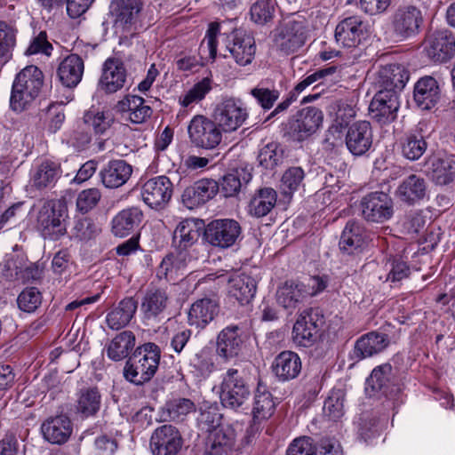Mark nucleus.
Wrapping results in <instances>:
<instances>
[{"label": "nucleus", "instance_id": "1", "mask_svg": "<svg viewBox=\"0 0 455 455\" xmlns=\"http://www.w3.org/2000/svg\"><path fill=\"white\" fill-rule=\"evenodd\" d=\"M376 79L381 89L371 100L369 111L377 122L386 124L395 117L399 108L395 90L404 87L409 76L402 66L390 64L379 69Z\"/></svg>", "mask_w": 455, "mask_h": 455}, {"label": "nucleus", "instance_id": "2", "mask_svg": "<svg viewBox=\"0 0 455 455\" xmlns=\"http://www.w3.org/2000/svg\"><path fill=\"white\" fill-rule=\"evenodd\" d=\"M44 83L42 71L36 66L24 68L15 77L10 97V108L20 113L39 95Z\"/></svg>", "mask_w": 455, "mask_h": 455}, {"label": "nucleus", "instance_id": "3", "mask_svg": "<svg viewBox=\"0 0 455 455\" xmlns=\"http://www.w3.org/2000/svg\"><path fill=\"white\" fill-rule=\"evenodd\" d=\"M68 223V206L62 200H48L38 211L36 228L44 239L56 241L64 236Z\"/></svg>", "mask_w": 455, "mask_h": 455}, {"label": "nucleus", "instance_id": "4", "mask_svg": "<svg viewBox=\"0 0 455 455\" xmlns=\"http://www.w3.org/2000/svg\"><path fill=\"white\" fill-rule=\"evenodd\" d=\"M160 360L158 347L153 343L144 344L124 367V377L136 385L149 380L156 373Z\"/></svg>", "mask_w": 455, "mask_h": 455}, {"label": "nucleus", "instance_id": "5", "mask_svg": "<svg viewBox=\"0 0 455 455\" xmlns=\"http://www.w3.org/2000/svg\"><path fill=\"white\" fill-rule=\"evenodd\" d=\"M221 404L232 410H238L249 399L251 391L242 372L237 369L229 368L220 376V384L214 387Z\"/></svg>", "mask_w": 455, "mask_h": 455}, {"label": "nucleus", "instance_id": "6", "mask_svg": "<svg viewBox=\"0 0 455 455\" xmlns=\"http://www.w3.org/2000/svg\"><path fill=\"white\" fill-rule=\"evenodd\" d=\"M422 24V12L416 6L403 5L390 16L389 30L393 37L404 41L417 36Z\"/></svg>", "mask_w": 455, "mask_h": 455}, {"label": "nucleus", "instance_id": "7", "mask_svg": "<svg viewBox=\"0 0 455 455\" xmlns=\"http://www.w3.org/2000/svg\"><path fill=\"white\" fill-rule=\"evenodd\" d=\"M207 281H217L218 284L228 283V296L240 305L248 304L256 293V281L244 273L233 272L210 274Z\"/></svg>", "mask_w": 455, "mask_h": 455}, {"label": "nucleus", "instance_id": "8", "mask_svg": "<svg viewBox=\"0 0 455 455\" xmlns=\"http://www.w3.org/2000/svg\"><path fill=\"white\" fill-rule=\"evenodd\" d=\"M188 133L195 147L204 149L216 148L223 137V132L215 120L204 115H196L190 120Z\"/></svg>", "mask_w": 455, "mask_h": 455}, {"label": "nucleus", "instance_id": "9", "mask_svg": "<svg viewBox=\"0 0 455 455\" xmlns=\"http://www.w3.org/2000/svg\"><path fill=\"white\" fill-rule=\"evenodd\" d=\"M213 117L223 133H230L243 125L248 118V112L240 100L228 98L218 103Z\"/></svg>", "mask_w": 455, "mask_h": 455}, {"label": "nucleus", "instance_id": "10", "mask_svg": "<svg viewBox=\"0 0 455 455\" xmlns=\"http://www.w3.org/2000/svg\"><path fill=\"white\" fill-rule=\"evenodd\" d=\"M249 335L238 325L231 324L222 329L217 336L216 353L228 362L240 356L247 347Z\"/></svg>", "mask_w": 455, "mask_h": 455}, {"label": "nucleus", "instance_id": "11", "mask_svg": "<svg viewBox=\"0 0 455 455\" xmlns=\"http://www.w3.org/2000/svg\"><path fill=\"white\" fill-rule=\"evenodd\" d=\"M323 120L322 110L315 107L304 108L290 120L286 133L294 141H304L316 132Z\"/></svg>", "mask_w": 455, "mask_h": 455}, {"label": "nucleus", "instance_id": "12", "mask_svg": "<svg viewBox=\"0 0 455 455\" xmlns=\"http://www.w3.org/2000/svg\"><path fill=\"white\" fill-rule=\"evenodd\" d=\"M308 27L304 19L285 21L277 30L275 41L285 54H291L302 48L307 39Z\"/></svg>", "mask_w": 455, "mask_h": 455}, {"label": "nucleus", "instance_id": "13", "mask_svg": "<svg viewBox=\"0 0 455 455\" xmlns=\"http://www.w3.org/2000/svg\"><path fill=\"white\" fill-rule=\"evenodd\" d=\"M357 102L358 97L353 93L347 98L340 99L332 106L335 117L326 135V140L332 146L343 143V132L350 120L356 115Z\"/></svg>", "mask_w": 455, "mask_h": 455}, {"label": "nucleus", "instance_id": "14", "mask_svg": "<svg viewBox=\"0 0 455 455\" xmlns=\"http://www.w3.org/2000/svg\"><path fill=\"white\" fill-rule=\"evenodd\" d=\"M242 233L240 224L232 219H218L205 228L204 237L208 243L219 249L232 247Z\"/></svg>", "mask_w": 455, "mask_h": 455}, {"label": "nucleus", "instance_id": "15", "mask_svg": "<svg viewBox=\"0 0 455 455\" xmlns=\"http://www.w3.org/2000/svg\"><path fill=\"white\" fill-rule=\"evenodd\" d=\"M370 36L369 23L360 16H350L340 20L335 28V40L347 48H355Z\"/></svg>", "mask_w": 455, "mask_h": 455}, {"label": "nucleus", "instance_id": "16", "mask_svg": "<svg viewBox=\"0 0 455 455\" xmlns=\"http://www.w3.org/2000/svg\"><path fill=\"white\" fill-rule=\"evenodd\" d=\"M424 52L433 62H447L455 53V37L447 29L435 31L426 37Z\"/></svg>", "mask_w": 455, "mask_h": 455}, {"label": "nucleus", "instance_id": "17", "mask_svg": "<svg viewBox=\"0 0 455 455\" xmlns=\"http://www.w3.org/2000/svg\"><path fill=\"white\" fill-rule=\"evenodd\" d=\"M361 208L363 218L371 222H385L394 213L392 199L383 192L365 196L361 201Z\"/></svg>", "mask_w": 455, "mask_h": 455}, {"label": "nucleus", "instance_id": "18", "mask_svg": "<svg viewBox=\"0 0 455 455\" xmlns=\"http://www.w3.org/2000/svg\"><path fill=\"white\" fill-rule=\"evenodd\" d=\"M182 445L180 431L172 425L157 427L151 435L150 449L154 455H177Z\"/></svg>", "mask_w": 455, "mask_h": 455}, {"label": "nucleus", "instance_id": "19", "mask_svg": "<svg viewBox=\"0 0 455 455\" xmlns=\"http://www.w3.org/2000/svg\"><path fill=\"white\" fill-rule=\"evenodd\" d=\"M172 183L166 176L161 175L147 180L141 188L143 202L152 209L164 207L172 198Z\"/></svg>", "mask_w": 455, "mask_h": 455}, {"label": "nucleus", "instance_id": "20", "mask_svg": "<svg viewBox=\"0 0 455 455\" xmlns=\"http://www.w3.org/2000/svg\"><path fill=\"white\" fill-rule=\"evenodd\" d=\"M343 141L354 156H363L371 148L373 134L368 121H358L347 127Z\"/></svg>", "mask_w": 455, "mask_h": 455}, {"label": "nucleus", "instance_id": "21", "mask_svg": "<svg viewBox=\"0 0 455 455\" xmlns=\"http://www.w3.org/2000/svg\"><path fill=\"white\" fill-rule=\"evenodd\" d=\"M40 431L44 441L61 445L69 440L73 433V423L64 414L51 416L43 421Z\"/></svg>", "mask_w": 455, "mask_h": 455}, {"label": "nucleus", "instance_id": "22", "mask_svg": "<svg viewBox=\"0 0 455 455\" xmlns=\"http://www.w3.org/2000/svg\"><path fill=\"white\" fill-rule=\"evenodd\" d=\"M227 49L238 65L246 66L251 64L255 57V40L246 32L236 30L232 34Z\"/></svg>", "mask_w": 455, "mask_h": 455}, {"label": "nucleus", "instance_id": "23", "mask_svg": "<svg viewBox=\"0 0 455 455\" xmlns=\"http://www.w3.org/2000/svg\"><path fill=\"white\" fill-rule=\"evenodd\" d=\"M218 191L219 185L215 180L203 179L183 191L182 203L188 209L192 210L208 202Z\"/></svg>", "mask_w": 455, "mask_h": 455}, {"label": "nucleus", "instance_id": "24", "mask_svg": "<svg viewBox=\"0 0 455 455\" xmlns=\"http://www.w3.org/2000/svg\"><path fill=\"white\" fill-rule=\"evenodd\" d=\"M318 326L308 311L302 312L293 324L291 339L298 347H310L317 340Z\"/></svg>", "mask_w": 455, "mask_h": 455}, {"label": "nucleus", "instance_id": "25", "mask_svg": "<svg viewBox=\"0 0 455 455\" xmlns=\"http://www.w3.org/2000/svg\"><path fill=\"white\" fill-rule=\"evenodd\" d=\"M132 174V166L122 159L108 162L100 170V177L107 188H118L124 186Z\"/></svg>", "mask_w": 455, "mask_h": 455}, {"label": "nucleus", "instance_id": "26", "mask_svg": "<svg viewBox=\"0 0 455 455\" xmlns=\"http://www.w3.org/2000/svg\"><path fill=\"white\" fill-rule=\"evenodd\" d=\"M235 438L234 427L222 424L209 434L206 455H228L235 447Z\"/></svg>", "mask_w": 455, "mask_h": 455}, {"label": "nucleus", "instance_id": "27", "mask_svg": "<svg viewBox=\"0 0 455 455\" xmlns=\"http://www.w3.org/2000/svg\"><path fill=\"white\" fill-rule=\"evenodd\" d=\"M307 298V288L303 283L287 281L276 291L277 303L292 313Z\"/></svg>", "mask_w": 455, "mask_h": 455}, {"label": "nucleus", "instance_id": "28", "mask_svg": "<svg viewBox=\"0 0 455 455\" xmlns=\"http://www.w3.org/2000/svg\"><path fill=\"white\" fill-rule=\"evenodd\" d=\"M440 99V88L435 78L427 76L418 80L414 86V100L423 110L434 108Z\"/></svg>", "mask_w": 455, "mask_h": 455}, {"label": "nucleus", "instance_id": "29", "mask_svg": "<svg viewBox=\"0 0 455 455\" xmlns=\"http://www.w3.org/2000/svg\"><path fill=\"white\" fill-rule=\"evenodd\" d=\"M116 110L133 124H142L152 114L149 106L145 105L143 98L137 95H128L117 102Z\"/></svg>", "mask_w": 455, "mask_h": 455}, {"label": "nucleus", "instance_id": "30", "mask_svg": "<svg viewBox=\"0 0 455 455\" xmlns=\"http://www.w3.org/2000/svg\"><path fill=\"white\" fill-rule=\"evenodd\" d=\"M126 72L124 64L116 59H108L103 67L100 85L107 92H116L124 85Z\"/></svg>", "mask_w": 455, "mask_h": 455}, {"label": "nucleus", "instance_id": "31", "mask_svg": "<svg viewBox=\"0 0 455 455\" xmlns=\"http://www.w3.org/2000/svg\"><path fill=\"white\" fill-rule=\"evenodd\" d=\"M392 378L391 364L384 363L375 367L366 379V394L370 396H387L392 386Z\"/></svg>", "mask_w": 455, "mask_h": 455}, {"label": "nucleus", "instance_id": "32", "mask_svg": "<svg viewBox=\"0 0 455 455\" xmlns=\"http://www.w3.org/2000/svg\"><path fill=\"white\" fill-rule=\"evenodd\" d=\"M219 313V302L214 299L204 298L194 302L188 311V323L197 328H204L211 323Z\"/></svg>", "mask_w": 455, "mask_h": 455}, {"label": "nucleus", "instance_id": "33", "mask_svg": "<svg viewBox=\"0 0 455 455\" xmlns=\"http://www.w3.org/2000/svg\"><path fill=\"white\" fill-rule=\"evenodd\" d=\"M300 371V357L293 351H283L275 358L273 371L282 381L297 378Z\"/></svg>", "mask_w": 455, "mask_h": 455}, {"label": "nucleus", "instance_id": "34", "mask_svg": "<svg viewBox=\"0 0 455 455\" xmlns=\"http://www.w3.org/2000/svg\"><path fill=\"white\" fill-rule=\"evenodd\" d=\"M57 73L64 86L76 87L84 74L83 60L76 54L68 55L60 63Z\"/></svg>", "mask_w": 455, "mask_h": 455}, {"label": "nucleus", "instance_id": "35", "mask_svg": "<svg viewBox=\"0 0 455 455\" xmlns=\"http://www.w3.org/2000/svg\"><path fill=\"white\" fill-rule=\"evenodd\" d=\"M202 228L201 222L196 219H186L180 221L173 235V242L178 250L187 251L199 238Z\"/></svg>", "mask_w": 455, "mask_h": 455}, {"label": "nucleus", "instance_id": "36", "mask_svg": "<svg viewBox=\"0 0 455 455\" xmlns=\"http://www.w3.org/2000/svg\"><path fill=\"white\" fill-rule=\"evenodd\" d=\"M388 345L389 339L387 334L371 331L356 341L355 353L361 358L370 357L382 352Z\"/></svg>", "mask_w": 455, "mask_h": 455}, {"label": "nucleus", "instance_id": "37", "mask_svg": "<svg viewBox=\"0 0 455 455\" xmlns=\"http://www.w3.org/2000/svg\"><path fill=\"white\" fill-rule=\"evenodd\" d=\"M142 212L137 207L121 211L112 220L115 235L124 237L133 232L142 220Z\"/></svg>", "mask_w": 455, "mask_h": 455}, {"label": "nucleus", "instance_id": "38", "mask_svg": "<svg viewBox=\"0 0 455 455\" xmlns=\"http://www.w3.org/2000/svg\"><path fill=\"white\" fill-rule=\"evenodd\" d=\"M136 309L137 303L132 298L124 299L108 313L106 316L108 326L116 331L125 327L133 317Z\"/></svg>", "mask_w": 455, "mask_h": 455}, {"label": "nucleus", "instance_id": "39", "mask_svg": "<svg viewBox=\"0 0 455 455\" xmlns=\"http://www.w3.org/2000/svg\"><path fill=\"white\" fill-rule=\"evenodd\" d=\"M275 403L272 394L267 387L259 384L253 397L252 419L254 423H259L268 419L275 412Z\"/></svg>", "mask_w": 455, "mask_h": 455}, {"label": "nucleus", "instance_id": "40", "mask_svg": "<svg viewBox=\"0 0 455 455\" xmlns=\"http://www.w3.org/2000/svg\"><path fill=\"white\" fill-rule=\"evenodd\" d=\"M140 11L137 0H122L115 13L114 28L116 33L129 31Z\"/></svg>", "mask_w": 455, "mask_h": 455}, {"label": "nucleus", "instance_id": "41", "mask_svg": "<svg viewBox=\"0 0 455 455\" xmlns=\"http://www.w3.org/2000/svg\"><path fill=\"white\" fill-rule=\"evenodd\" d=\"M168 305V297L163 290L148 291L141 302V312L146 319H156L164 313Z\"/></svg>", "mask_w": 455, "mask_h": 455}, {"label": "nucleus", "instance_id": "42", "mask_svg": "<svg viewBox=\"0 0 455 455\" xmlns=\"http://www.w3.org/2000/svg\"><path fill=\"white\" fill-rule=\"evenodd\" d=\"M426 194L424 179L412 174L405 179L396 190L397 196L407 204H415L421 200Z\"/></svg>", "mask_w": 455, "mask_h": 455}, {"label": "nucleus", "instance_id": "43", "mask_svg": "<svg viewBox=\"0 0 455 455\" xmlns=\"http://www.w3.org/2000/svg\"><path fill=\"white\" fill-rule=\"evenodd\" d=\"M364 243V230L363 227L355 221L347 223L339 241L341 251L352 254Z\"/></svg>", "mask_w": 455, "mask_h": 455}, {"label": "nucleus", "instance_id": "44", "mask_svg": "<svg viewBox=\"0 0 455 455\" xmlns=\"http://www.w3.org/2000/svg\"><path fill=\"white\" fill-rule=\"evenodd\" d=\"M276 192L270 188H261L251 198L249 212L257 218L264 217L270 212L276 204Z\"/></svg>", "mask_w": 455, "mask_h": 455}, {"label": "nucleus", "instance_id": "45", "mask_svg": "<svg viewBox=\"0 0 455 455\" xmlns=\"http://www.w3.org/2000/svg\"><path fill=\"white\" fill-rule=\"evenodd\" d=\"M135 346V337L128 331L117 334L107 347V355L113 361L126 358Z\"/></svg>", "mask_w": 455, "mask_h": 455}, {"label": "nucleus", "instance_id": "46", "mask_svg": "<svg viewBox=\"0 0 455 455\" xmlns=\"http://www.w3.org/2000/svg\"><path fill=\"white\" fill-rule=\"evenodd\" d=\"M431 178L438 185H446L455 179V159L434 158L430 162Z\"/></svg>", "mask_w": 455, "mask_h": 455}, {"label": "nucleus", "instance_id": "47", "mask_svg": "<svg viewBox=\"0 0 455 455\" xmlns=\"http://www.w3.org/2000/svg\"><path fill=\"white\" fill-rule=\"evenodd\" d=\"M17 28L5 21H0V62L6 63L12 58L16 46Z\"/></svg>", "mask_w": 455, "mask_h": 455}, {"label": "nucleus", "instance_id": "48", "mask_svg": "<svg viewBox=\"0 0 455 455\" xmlns=\"http://www.w3.org/2000/svg\"><path fill=\"white\" fill-rule=\"evenodd\" d=\"M212 89V80L210 77H204L181 95L179 98V103L183 108H193L201 102Z\"/></svg>", "mask_w": 455, "mask_h": 455}, {"label": "nucleus", "instance_id": "49", "mask_svg": "<svg viewBox=\"0 0 455 455\" xmlns=\"http://www.w3.org/2000/svg\"><path fill=\"white\" fill-rule=\"evenodd\" d=\"M189 260L188 251L178 250L176 252H172L163 259L158 275H164L166 279H172L174 275L186 267Z\"/></svg>", "mask_w": 455, "mask_h": 455}, {"label": "nucleus", "instance_id": "50", "mask_svg": "<svg viewBox=\"0 0 455 455\" xmlns=\"http://www.w3.org/2000/svg\"><path fill=\"white\" fill-rule=\"evenodd\" d=\"M222 415L216 403H204L200 407V414L197 418L199 427L207 433L212 432L221 426Z\"/></svg>", "mask_w": 455, "mask_h": 455}, {"label": "nucleus", "instance_id": "51", "mask_svg": "<svg viewBox=\"0 0 455 455\" xmlns=\"http://www.w3.org/2000/svg\"><path fill=\"white\" fill-rule=\"evenodd\" d=\"M220 35V26L219 23H210L205 36L201 43L199 52L203 60L208 62H213L217 56V37Z\"/></svg>", "mask_w": 455, "mask_h": 455}, {"label": "nucleus", "instance_id": "52", "mask_svg": "<svg viewBox=\"0 0 455 455\" xmlns=\"http://www.w3.org/2000/svg\"><path fill=\"white\" fill-rule=\"evenodd\" d=\"M190 366L201 378H207L214 371L213 354L209 347H204L190 359Z\"/></svg>", "mask_w": 455, "mask_h": 455}, {"label": "nucleus", "instance_id": "53", "mask_svg": "<svg viewBox=\"0 0 455 455\" xmlns=\"http://www.w3.org/2000/svg\"><path fill=\"white\" fill-rule=\"evenodd\" d=\"M60 176V166L52 161H44L33 174V183L41 188L54 183Z\"/></svg>", "mask_w": 455, "mask_h": 455}, {"label": "nucleus", "instance_id": "54", "mask_svg": "<svg viewBox=\"0 0 455 455\" xmlns=\"http://www.w3.org/2000/svg\"><path fill=\"white\" fill-rule=\"evenodd\" d=\"M384 269L386 275H380L379 279L385 278L386 282L397 283L407 278L410 275L409 265L401 258L388 259L384 265Z\"/></svg>", "mask_w": 455, "mask_h": 455}, {"label": "nucleus", "instance_id": "55", "mask_svg": "<svg viewBox=\"0 0 455 455\" xmlns=\"http://www.w3.org/2000/svg\"><path fill=\"white\" fill-rule=\"evenodd\" d=\"M100 407V395L96 388L84 390L81 393L76 405L77 412L83 417L94 415Z\"/></svg>", "mask_w": 455, "mask_h": 455}, {"label": "nucleus", "instance_id": "56", "mask_svg": "<svg viewBox=\"0 0 455 455\" xmlns=\"http://www.w3.org/2000/svg\"><path fill=\"white\" fill-rule=\"evenodd\" d=\"M427 143L419 133L406 135L402 143V153L409 160H418L426 151Z\"/></svg>", "mask_w": 455, "mask_h": 455}, {"label": "nucleus", "instance_id": "57", "mask_svg": "<svg viewBox=\"0 0 455 455\" xmlns=\"http://www.w3.org/2000/svg\"><path fill=\"white\" fill-rule=\"evenodd\" d=\"M84 120L96 134H103L110 128L114 118L108 112L90 109L84 114Z\"/></svg>", "mask_w": 455, "mask_h": 455}, {"label": "nucleus", "instance_id": "58", "mask_svg": "<svg viewBox=\"0 0 455 455\" xmlns=\"http://www.w3.org/2000/svg\"><path fill=\"white\" fill-rule=\"evenodd\" d=\"M43 296L36 287L25 288L17 298L19 309L26 313H34L42 304Z\"/></svg>", "mask_w": 455, "mask_h": 455}, {"label": "nucleus", "instance_id": "59", "mask_svg": "<svg viewBox=\"0 0 455 455\" xmlns=\"http://www.w3.org/2000/svg\"><path fill=\"white\" fill-rule=\"evenodd\" d=\"M275 0H257L251 7V20L259 24L268 22L275 12Z\"/></svg>", "mask_w": 455, "mask_h": 455}, {"label": "nucleus", "instance_id": "60", "mask_svg": "<svg viewBox=\"0 0 455 455\" xmlns=\"http://www.w3.org/2000/svg\"><path fill=\"white\" fill-rule=\"evenodd\" d=\"M304 171L300 167L288 169L282 177L281 188L286 196L292 195L300 187L304 180Z\"/></svg>", "mask_w": 455, "mask_h": 455}, {"label": "nucleus", "instance_id": "61", "mask_svg": "<svg viewBox=\"0 0 455 455\" xmlns=\"http://www.w3.org/2000/svg\"><path fill=\"white\" fill-rule=\"evenodd\" d=\"M164 409L172 420H180L195 410V404L189 399L176 398L167 402Z\"/></svg>", "mask_w": 455, "mask_h": 455}, {"label": "nucleus", "instance_id": "62", "mask_svg": "<svg viewBox=\"0 0 455 455\" xmlns=\"http://www.w3.org/2000/svg\"><path fill=\"white\" fill-rule=\"evenodd\" d=\"M242 172L243 174V181L240 179V173L238 171L228 173L223 177L221 188L225 196H234L240 191L243 182H249V180H251V175L249 173H246L244 171H242Z\"/></svg>", "mask_w": 455, "mask_h": 455}, {"label": "nucleus", "instance_id": "63", "mask_svg": "<svg viewBox=\"0 0 455 455\" xmlns=\"http://www.w3.org/2000/svg\"><path fill=\"white\" fill-rule=\"evenodd\" d=\"M282 158V153L278 150V145L271 142L264 146L259 153L258 160L261 166L266 169L275 168Z\"/></svg>", "mask_w": 455, "mask_h": 455}, {"label": "nucleus", "instance_id": "64", "mask_svg": "<svg viewBox=\"0 0 455 455\" xmlns=\"http://www.w3.org/2000/svg\"><path fill=\"white\" fill-rule=\"evenodd\" d=\"M286 455H317V448L312 438L302 436L290 443Z\"/></svg>", "mask_w": 455, "mask_h": 455}]
</instances>
